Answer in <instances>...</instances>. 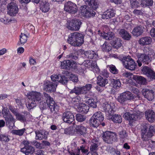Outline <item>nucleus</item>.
Masks as SVG:
<instances>
[{"instance_id": "obj_36", "label": "nucleus", "mask_w": 155, "mask_h": 155, "mask_svg": "<svg viewBox=\"0 0 155 155\" xmlns=\"http://www.w3.org/2000/svg\"><path fill=\"white\" fill-rule=\"evenodd\" d=\"M133 78L139 84L144 85L147 83L146 79L142 76L138 75L134 76Z\"/></svg>"}, {"instance_id": "obj_60", "label": "nucleus", "mask_w": 155, "mask_h": 155, "mask_svg": "<svg viewBox=\"0 0 155 155\" xmlns=\"http://www.w3.org/2000/svg\"><path fill=\"white\" fill-rule=\"evenodd\" d=\"M32 144L35 147L37 148L41 149L42 148L41 145V144L40 143L38 142L36 140H34L31 142Z\"/></svg>"}, {"instance_id": "obj_30", "label": "nucleus", "mask_w": 155, "mask_h": 155, "mask_svg": "<svg viewBox=\"0 0 155 155\" xmlns=\"http://www.w3.org/2000/svg\"><path fill=\"white\" fill-rule=\"evenodd\" d=\"M143 28L141 26L135 27L133 29L132 33L133 35L138 37L141 35L143 31Z\"/></svg>"}, {"instance_id": "obj_20", "label": "nucleus", "mask_w": 155, "mask_h": 155, "mask_svg": "<svg viewBox=\"0 0 155 155\" xmlns=\"http://www.w3.org/2000/svg\"><path fill=\"white\" fill-rule=\"evenodd\" d=\"M69 153L71 155H79L80 149L77 147V145L75 142L72 143L70 147L68 150Z\"/></svg>"}, {"instance_id": "obj_41", "label": "nucleus", "mask_w": 155, "mask_h": 155, "mask_svg": "<svg viewBox=\"0 0 155 155\" xmlns=\"http://www.w3.org/2000/svg\"><path fill=\"white\" fill-rule=\"evenodd\" d=\"M93 116L96 119V120H98V122H99L100 123L104 119L103 115L100 111H98L95 113Z\"/></svg>"}, {"instance_id": "obj_46", "label": "nucleus", "mask_w": 155, "mask_h": 155, "mask_svg": "<svg viewBox=\"0 0 155 155\" xmlns=\"http://www.w3.org/2000/svg\"><path fill=\"white\" fill-rule=\"evenodd\" d=\"M153 3V0H142L140 4L142 7H146L152 6Z\"/></svg>"}, {"instance_id": "obj_58", "label": "nucleus", "mask_w": 155, "mask_h": 155, "mask_svg": "<svg viewBox=\"0 0 155 155\" xmlns=\"http://www.w3.org/2000/svg\"><path fill=\"white\" fill-rule=\"evenodd\" d=\"M130 90L133 93L137 94V97L139 99H140V96L138 95V93H139V91L138 89L134 87H130Z\"/></svg>"}, {"instance_id": "obj_42", "label": "nucleus", "mask_w": 155, "mask_h": 155, "mask_svg": "<svg viewBox=\"0 0 155 155\" xmlns=\"http://www.w3.org/2000/svg\"><path fill=\"white\" fill-rule=\"evenodd\" d=\"M93 10L92 8H88L85 12H84V11L83 12V15L86 18L94 16L95 14V12Z\"/></svg>"}, {"instance_id": "obj_44", "label": "nucleus", "mask_w": 155, "mask_h": 155, "mask_svg": "<svg viewBox=\"0 0 155 155\" xmlns=\"http://www.w3.org/2000/svg\"><path fill=\"white\" fill-rule=\"evenodd\" d=\"M92 87V85L89 84H87L85 86L81 87L82 93L84 94H87L88 91L91 90Z\"/></svg>"}, {"instance_id": "obj_23", "label": "nucleus", "mask_w": 155, "mask_h": 155, "mask_svg": "<svg viewBox=\"0 0 155 155\" xmlns=\"http://www.w3.org/2000/svg\"><path fill=\"white\" fill-rule=\"evenodd\" d=\"M115 11L113 8H109L105 11L102 16L103 19H109L114 16Z\"/></svg>"}, {"instance_id": "obj_19", "label": "nucleus", "mask_w": 155, "mask_h": 155, "mask_svg": "<svg viewBox=\"0 0 155 155\" xmlns=\"http://www.w3.org/2000/svg\"><path fill=\"white\" fill-rule=\"evenodd\" d=\"M16 119L22 122L25 123L27 120V119L30 117V114L29 112L26 111L22 114L18 112L15 115Z\"/></svg>"}, {"instance_id": "obj_53", "label": "nucleus", "mask_w": 155, "mask_h": 155, "mask_svg": "<svg viewBox=\"0 0 155 155\" xmlns=\"http://www.w3.org/2000/svg\"><path fill=\"white\" fill-rule=\"evenodd\" d=\"M113 81H112V85L114 88L116 89H117L120 87L121 83L119 80L113 79Z\"/></svg>"}, {"instance_id": "obj_7", "label": "nucleus", "mask_w": 155, "mask_h": 155, "mask_svg": "<svg viewBox=\"0 0 155 155\" xmlns=\"http://www.w3.org/2000/svg\"><path fill=\"white\" fill-rule=\"evenodd\" d=\"M81 24L82 22L80 20L74 18L69 21H68L67 27L69 30L77 31L79 29Z\"/></svg>"}, {"instance_id": "obj_5", "label": "nucleus", "mask_w": 155, "mask_h": 155, "mask_svg": "<svg viewBox=\"0 0 155 155\" xmlns=\"http://www.w3.org/2000/svg\"><path fill=\"white\" fill-rule=\"evenodd\" d=\"M147 129L148 128L145 126L141 130V138L143 140L147 141L152 136L153 133L155 131V126H150L147 132Z\"/></svg>"}, {"instance_id": "obj_29", "label": "nucleus", "mask_w": 155, "mask_h": 155, "mask_svg": "<svg viewBox=\"0 0 155 155\" xmlns=\"http://www.w3.org/2000/svg\"><path fill=\"white\" fill-rule=\"evenodd\" d=\"M152 39L150 37L146 36L141 38L138 41L139 43L142 46L150 45L152 42Z\"/></svg>"}, {"instance_id": "obj_9", "label": "nucleus", "mask_w": 155, "mask_h": 155, "mask_svg": "<svg viewBox=\"0 0 155 155\" xmlns=\"http://www.w3.org/2000/svg\"><path fill=\"white\" fill-rule=\"evenodd\" d=\"M22 143L24 146L21 148V151L26 155L33 153L35 151L34 148L30 144V142L27 140H24Z\"/></svg>"}, {"instance_id": "obj_1", "label": "nucleus", "mask_w": 155, "mask_h": 155, "mask_svg": "<svg viewBox=\"0 0 155 155\" xmlns=\"http://www.w3.org/2000/svg\"><path fill=\"white\" fill-rule=\"evenodd\" d=\"M27 96L28 100L26 105L29 110L36 107L42 98L40 93L34 91L28 92Z\"/></svg>"}, {"instance_id": "obj_17", "label": "nucleus", "mask_w": 155, "mask_h": 155, "mask_svg": "<svg viewBox=\"0 0 155 155\" xmlns=\"http://www.w3.org/2000/svg\"><path fill=\"white\" fill-rule=\"evenodd\" d=\"M57 85V82L47 81L44 84V90L49 92H54L56 91Z\"/></svg>"}, {"instance_id": "obj_57", "label": "nucleus", "mask_w": 155, "mask_h": 155, "mask_svg": "<svg viewBox=\"0 0 155 155\" xmlns=\"http://www.w3.org/2000/svg\"><path fill=\"white\" fill-rule=\"evenodd\" d=\"M10 140L7 134H0V141L4 142H8Z\"/></svg>"}, {"instance_id": "obj_11", "label": "nucleus", "mask_w": 155, "mask_h": 155, "mask_svg": "<svg viewBox=\"0 0 155 155\" xmlns=\"http://www.w3.org/2000/svg\"><path fill=\"white\" fill-rule=\"evenodd\" d=\"M123 65L126 69L131 71L134 70L136 67V64L134 60L130 56H127Z\"/></svg>"}, {"instance_id": "obj_49", "label": "nucleus", "mask_w": 155, "mask_h": 155, "mask_svg": "<svg viewBox=\"0 0 155 155\" xmlns=\"http://www.w3.org/2000/svg\"><path fill=\"white\" fill-rule=\"evenodd\" d=\"M25 130V128L18 130H14L12 131V133L13 134L21 136L23 135Z\"/></svg>"}, {"instance_id": "obj_24", "label": "nucleus", "mask_w": 155, "mask_h": 155, "mask_svg": "<svg viewBox=\"0 0 155 155\" xmlns=\"http://www.w3.org/2000/svg\"><path fill=\"white\" fill-rule=\"evenodd\" d=\"M75 62H74L69 60H64L61 63V68L62 69H65L69 68L71 67L74 68V69H75V67L74 66V65H75Z\"/></svg>"}, {"instance_id": "obj_55", "label": "nucleus", "mask_w": 155, "mask_h": 155, "mask_svg": "<svg viewBox=\"0 0 155 155\" xmlns=\"http://www.w3.org/2000/svg\"><path fill=\"white\" fill-rule=\"evenodd\" d=\"M20 41L21 44H24L26 43L27 40V36L24 34L21 33L20 36Z\"/></svg>"}, {"instance_id": "obj_10", "label": "nucleus", "mask_w": 155, "mask_h": 155, "mask_svg": "<svg viewBox=\"0 0 155 155\" xmlns=\"http://www.w3.org/2000/svg\"><path fill=\"white\" fill-rule=\"evenodd\" d=\"M64 9L66 12L73 14L76 13L78 11L77 5L71 1H68L65 4Z\"/></svg>"}, {"instance_id": "obj_31", "label": "nucleus", "mask_w": 155, "mask_h": 155, "mask_svg": "<svg viewBox=\"0 0 155 155\" xmlns=\"http://www.w3.org/2000/svg\"><path fill=\"white\" fill-rule=\"evenodd\" d=\"M40 9L44 12H48L50 8L49 4L46 1H42L40 3Z\"/></svg>"}, {"instance_id": "obj_34", "label": "nucleus", "mask_w": 155, "mask_h": 155, "mask_svg": "<svg viewBox=\"0 0 155 155\" xmlns=\"http://www.w3.org/2000/svg\"><path fill=\"white\" fill-rule=\"evenodd\" d=\"M85 3L87 5H88L90 8H92L94 10L96 9L98 7L95 0H86Z\"/></svg>"}, {"instance_id": "obj_21", "label": "nucleus", "mask_w": 155, "mask_h": 155, "mask_svg": "<svg viewBox=\"0 0 155 155\" xmlns=\"http://www.w3.org/2000/svg\"><path fill=\"white\" fill-rule=\"evenodd\" d=\"M154 92L152 90L147 89L142 90V94L144 97L149 101H151L154 98Z\"/></svg>"}, {"instance_id": "obj_2", "label": "nucleus", "mask_w": 155, "mask_h": 155, "mask_svg": "<svg viewBox=\"0 0 155 155\" xmlns=\"http://www.w3.org/2000/svg\"><path fill=\"white\" fill-rule=\"evenodd\" d=\"M84 36L79 32L71 33L69 36L67 41L68 43L74 46H79L84 43Z\"/></svg>"}, {"instance_id": "obj_64", "label": "nucleus", "mask_w": 155, "mask_h": 155, "mask_svg": "<svg viewBox=\"0 0 155 155\" xmlns=\"http://www.w3.org/2000/svg\"><path fill=\"white\" fill-rule=\"evenodd\" d=\"M98 146L97 144L96 143H93L90 147V150L91 151L93 152V153H96V150H97Z\"/></svg>"}, {"instance_id": "obj_8", "label": "nucleus", "mask_w": 155, "mask_h": 155, "mask_svg": "<svg viewBox=\"0 0 155 155\" xmlns=\"http://www.w3.org/2000/svg\"><path fill=\"white\" fill-rule=\"evenodd\" d=\"M102 137L105 142L107 143L110 144L115 140L116 136L115 134L113 132L107 131L103 133Z\"/></svg>"}, {"instance_id": "obj_16", "label": "nucleus", "mask_w": 155, "mask_h": 155, "mask_svg": "<svg viewBox=\"0 0 155 155\" xmlns=\"http://www.w3.org/2000/svg\"><path fill=\"white\" fill-rule=\"evenodd\" d=\"M74 118V115L70 110L65 111L63 114L62 119L65 123L70 124L73 121Z\"/></svg>"}, {"instance_id": "obj_4", "label": "nucleus", "mask_w": 155, "mask_h": 155, "mask_svg": "<svg viewBox=\"0 0 155 155\" xmlns=\"http://www.w3.org/2000/svg\"><path fill=\"white\" fill-rule=\"evenodd\" d=\"M43 98L45 99L46 102L48 103V107L51 113L54 114H56L58 111L59 107L55 103L53 98L48 94L45 93H44Z\"/></svg>"}, {"instance_id": "obj_62", "label": "nucleus", "mask_w": 155, "mask_h": 155, "mask_svg": "<svg viewBox=\"0 0 155 155\" xmlns=\"http://www.w3.org/2000/svg\"><path fill=\"white\" fill-rule=\"evenodd\" d=\"M70 79V80L74 82H77L78 81V76L74 74H71Z\"/></svg>"}, {"instance_id": "obj_35", "label": "nucleus", "mask_w": 155, "mask_h": 155, "mask_svg": "<svg viewBox=\"0 0 155 155\" xmlns=\"http://www.w3.org/2000/svg\"><path fill=\"white\" fill-rule=\"evenodd\" d=\"M79 109L80 112L86 114L89 110V107L85 104H81L79 106Z\"/></svg>"}, {"instance_id": "obj_25", "label": "nucleus", "mask_w": 155, "mask_h": 155, "mask_svg": "<svg viewBox=\"0 0 155 155\" xmlns=\"http://www.w3.org/2000/svg\"><path fill=\"white\" fill-rule=\"evenodd\" d=\"M107 119L111 120L115 123H120L122 121L121 116L118 114H111L107 117Z\"/></svg>"}, {"instance_id": "obj_52", "label": "nucleus", "mask_w": 155, "mask_h": 155, "mask_svg": "<svg viewBox=\"0 0 155 155\" xmlns=\"http://www.w3.org/2000/svg\"><path fill=\"white\" fill-rule=\"evenodd\" d=\"M86 118V116L84 115L78 114L76 115V119L79 122H82L85 121Z\"/></svg>"}, {"instance_id": "obj_50", "label": "nucleus", "mask_w": 155, "mask_h": 155, "mask_svg": "<svg viewBox=\"0 0 155 155\" xmlns=\"http://www.w3.org/2000/svg\"><path fill=\"white\" fill-rule=\"evenodd\" d=\"M87 103L91 107L96 108L97 107L96 100L93 98H90L88 100Z\"/></svg>"}, {"instance_id": "obj_22", "label": "nucleus", "mask_w": 155, "mask_h": 155, "mask_svg": "<svg viewBox=\"0 0 155 155\" xmlns=\"http://www.w3.org/2000/svg\"><path fill=\"white\" fill-rule=\"evenodd\" d=\"M75 130L77 133L81 135L84 136H86L87 134V128L82 124L76 125L74 127Z\"/></svg>"}, {"instance_id": "obj_3", "label": "nucleus", "mask_w": 155, "mask_h": 155, "mask_svg": "<svg viewBox=\"0 0 155 155\" xmlns=\"http://www.w3.org/2000/svg\"><path fill=\"white\" fill-rule=\"evenodd\" d=\"M150 52H149L147 55L145 53L139 54L137 55L138 60L137 62L138 65L140 67L142 65V62L144 64L148 65L149 62L151 61L150 57L149 55H153L154 53V51L151 49H148Z\"/></svg>"}, {"instance_id": "obj_59", "label": "nucleus", "mask_w": 155, "mask_h": 155, "mask_svg": "<svg viewBox=\"0 0 155 155\" xmlns=\"http://www.w3.org/2000/svg\"><path fill=\"white\" fill-rule=\"evenodd\" d=\"M93 62L92 61L87 60L85 61L84 63L85 66L86 67L88 68H90L91 67H94V65L93 64Z\"/></svg>"}, {"instance_id": "obj_12", "label": "nucleus", "mask_w": 155, "mask_h": 155, "mask_svg": "<svg viewBox=\"0 0 155 155\" xmlns=\"http://www.w3.org/2000/svg\"><path fill=\"white\" fill-rule=\"evenodd\" d=\"M8 13L11 16H14L18 12V9L17 5L14 2H11L7 5Z\"/></svg>"}, {"instance_id": "obj_43", "label": "nucleus", "mask_w": 155, "mask_h": 155, "mask_svg": "<svg viewBox=\"0 0 155 155\" xmlns=\"http://www.w3.org/2000/svg\"><path fill=\"white\" fill-rule=\"evenodd\" d=\"M81 87H75L72 90L70 91V95H71L73 93H75L77 95L82 94Z\"/></svg>"}, {"instance_id": "obj_28", "label": "nucleus", "mask_w": 155, "mask_h": 155, "mask_svg": "<svg viewBox=\"0 0 155 155\" xmlns=\"http://www.w3.org/2000/svg\"><path fill=\"white\" fill-rule=\"evenodd\" d=\"M85 57L89 59H97L98 58L97 53L92 50H89L84 52Z\"/></svg>"}, {"instance_id": "obj_33", "label": "nucleus", "mask_w": 155, "mask_h": 155, "mask_svg": "<svg viewBox=\"0 0 155 155\" xmlns=\"http://www.w3.org/2000/svg\"><path fill=\"white\" fill-rule=\"evenodd\" d=\"M108 83V80L106 78H104L101 76H99L97 77V84L98 85L101 87H104Z\"/></svg>"}, {"instance_id": "obj_54", "label": "nucleus", "mask_w": 155, "mask_h": 155, "mask_svg": "<svg viewBox=\"0 0 155 155\" xmlns=\"http://www.w3.org/2000/svg\"><path fill=\"white\" fill-rule=\"evenodd\" d=\"M2 114L4 118L12 115L7 107H4L3 108Z\"/></svg>"}, {"instance_id": "obj_14", "label": "nucleus", "mask_w": 155, "mask_h": 155, "mask_svg": "<svg viewBox=\"0 0 155 155\" xmlns=\"http://www.w3.org/2000/svg\"><path fill=\"white\" fill-rule=\"evenodd\" d=\"M51 78L53 82H57L58 84V82L62 84H66L68 82V80L64 76H61L60 75L53 74L51 76Z\"/></svg>"}, {"instance_id": "obj_39", "label": "nucleus", "mask_w": 155, "mask_h": 155, "mask_svg": "<svg viewBox=\"0 0 155 155\" xmlns=\"http://www.w3.org/2000/svg\"><path fill=\"white\" fill-rule=\"evenodd\" d=\"M89 122L90 126L93 127H97L101 124L93 116L90 119Z\"/></svg>"}, {"instance_id": "obj_6", "label": "nucleus", "mask_w": 155, "mask_h": 155, "mask_svg": "<svg viewBox=\"0 0 155 155\" xmlns=\"http://www.w3.org/2000/svg\"><path fill=\"white\" fill-rule=\"evenodd\" d=\"M133 98L132 94L129 91H127L120 94L118 97L117 101L122 105H124L127 103V101L130 100Z\"/></svg>"}, {"instance_id": "obj_48", "label": "nucleus", "mask_w": 155, "mask_h": 155, "mask_svg": "<svg viewBox=\"0 0 155 155\" xmlns=\"http://www.w3.org/2000/svg\"><path fill=\"white\" fill-rule=\"evenodd\" d=\"M72 95H70V97L71 99V102L74 104V105H78L80 104V101L81 98L79 96H76L75 97H71Z\"/></svg>"}, {"instance_id": "obj_32", "label": "nucleus", "mask_w": 155, "mask_h": 155, "mask_svg": "<svg viewBox=\"0 0 155 155\" xmlns=\"http://www.w3.org/2000/svg\"><path fill=\"white\" fill-rule=\"evenodd\" d=\"M119 34L120 36L125 40H129L131 37V35L124 29L120 30Z\"/></svg>"}, {"instance_id": "obj_61", "label": "nucleus", "mask_w": 155, "mask_h": 155, "mask_svg": "<svg viewBox=\"0 0 155 155\" xmlns=\"http://www.w3.org/2000/svg\"><path fill=\"white\" fill-rule=\"evenodd\" d=\"M40 101L39 103L40 104L39 106L40 108L42 110H44L46 108L47 106L48 107V103L46 102Z\"/></svg>"}, {"instance_id": "obj_27", "label": "nucleus", "mask_w": 155, "mask_h": 155, "mask_svg": "<svg viewBox=\"0 0 155 155\" xmlns=\"http://www.w3.org/2000/svg\"><path fill=\"white\" fill-rule=\"evenodd\" d=\"M6 122L7 125L8 126L10 129H12L15 126V119L13 116L11 115L4 118Z\"/></svg>"}, {"instance_id": "obj_40", "label": "nucleus", "mask_w": 155, "mask_h": 155, "mask_svg": "<svg viewBox=\"0 0 155 155\" xmlns=\"http://www.w3.org/2000/svg\"><path fill=\"white\" fill-rule=\"evenodd\" d=\"M101 36L106 40H110L114 38V33L111 32L107 33L104 32V34H101Z\"/></svg>"}, {"instance_id": "obj_18", "label": "nucleus", "mask_w": 155, "mask_h": 155, "mask_svg": "<svg viewBox=\"0 0 155 155\" xmlns=\"http://www.w3.org/2000/svg\"><path fill=\"white\" fill-rule=\"evenodd\" d=\"M123 117L126 120L129 121V124H131L132 123L137 120L138 118V115L136 113L131 114L128 112H126L124 114Z\"/></svg>"}, {"instance_id": "obj_38", "label": "nucleus", "mask_w": 155, "mask_h": 155, "mask_svg": "<svg viewBox=\"0 0 155 155\" xmlns=\"http://www.w3.org/2000/svg\"><path fill=\"white\" fill-rule=\"evenodd\" d=\"M120 139L123 141H124L128 139V134L127 131L125 130H122L118 133Z\"/></svg>"}, {"instance_id": "obj_63", "label": "nucleus", "mask_w": 155, "mask_h": 155, "mask_svg": "<svg viewBox=\"0 0 155 155\" xmlns=\"http://www.w3.org/2000/svg\"><path fill=\"white\" fill-rule=\"evenodd\" d=\"M114 57L115 58L118 59L119 60H120L122 61L123 64H124V62H125V61H126V59L127 58V56L122 57V56H118L115 54H114Z\"/></svg>"}, {"instance_id": "obj_37", "label": "nucleus", "mask_w": 155, "mask_h": 155, "mask_svg": "<svg viewBox=\"0 0 155 155\" xmlns=\"http://www.w3.org/2000/svg\"><path fill=\"white\" fill-rule=\"evenodd\" d=\"M121 41L120 38H116L113 40L112 45L114 48L117 49L122 46Z\"/></svg>"}, {"instance_id": "obj_45", "label": "nucleus", "mask_w": 155, "mask_h": 155, "mask_svg": "<svg viewBox=\"0 0 155 155\" xmlns=\"http://www.w3.org/2000/svg\"><path fill=\"white\" fill-rule=\"evenodd\" d=\"M101 49L104 51L109 52L112 49V47L110 44L105 41L101 45Z\"/></svg>"}, {"instance_id": "obj_47", "label": "nucleus", "mask_w": 155, "mask_h": 155, "mask_svg": "<svg viewBox=\"0 0 155 155\" xmlns=\"http://www.w3.org/2000/svg\"><path fill=\"white\" fill-rule=\"evenodd\" d=\"M67 57L68 58L76 60L78 58V54L77 52L73 51L72 53L68 55Z\"/></svg>"}, {"instance_id": "obj_26", "label": "nucleus", "mask_w": 155, "mask_h": 155, "mask_svg": "<svg viewBox=\"0 0 155 155\" xmlns=\"http://www.w3.org/2000/svg\"><path fill=\"white\" fill-rule=\"evenodd\" d=\"M145 117L150 122H153L155 120V113L152 110H148L145 112Z\"/></svg>"}, {"instance_id": "obj_51", "label": "nucleus", "mask_w": 155, "mask_h": 155, "mask_svg": "<svg viewBox=\"0 0 155 155\" xmlns=\"http://www.w3.org/2000/svg\"><path fill=\"white\" fill-rule=\"evenodd\" d=\"M146 75L152 80H155V73L149 68Z\"/></svg>"}, {"instance_id": "obj_15", "label": "nucleus", "mask_w": 155, "mask_h": 155, "mask_svg": "<svg viewBox=\"0 0 155 155\" xmlns=\"http://www.w3.org/2000/svg\"><path fill=\"white\" fill-rule=\"evenodd\" d=\"M35 133V139L36 140H46L49 134L48 132L45 130H37Z\"/></svg>"}, {"instance_id": "obj_13", "label": "nucleus", "mask_w": 155, "mask_h": 155, "mask_svg": "<svg viewBox=\"0 0 155 155\" xmlns=\"http://www.w3.org/2000/svg\"><path fill=\"white\" fill-rule=\"evenodd\" d=\"M102 109L105 113L107 117L111 114H114V106H111V104L108 102H105L103 104Z\"/></svg>"}, {"instance_id": "obj_56", "label": "nucleus", "mask_w": 155, "mask_h": 155, "mask_svg": "<svg viewBox=\"0 0 155 155\" xmlns=\"http://www.w3.org/2000/svg\"><path fill=\"white\" fill-rule=\"evenodd\" d=\"M108 66L109 68L110 71L112 73L116 74L118 73V71L114 65L112 64L108 65Z\"/></svg>"}]
</instances>
